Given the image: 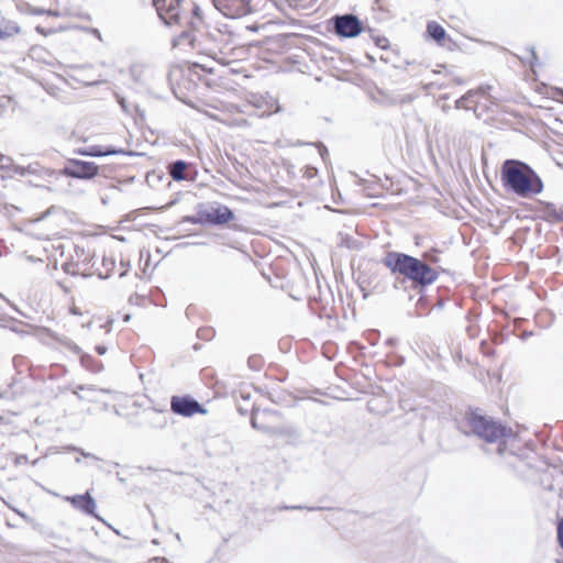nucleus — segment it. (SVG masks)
<instances>
[{
  "label": "nucleus",
  "mask_w": 563,
  "mask_h": 563,
  "mask_svg": "<svg viewBox=\"0 0 563 563\" xmlns=\"http://www.w3.org/2000/svg\"><path fill=\"white\" fill-rule=\"evenodd\" d=\"M501 180L506 188L522 198L539 195L543 190L539 175L527 164L515 159L503 164Z\"/></svg>",
  "instance_id": "obj_1"
},
{
  "label": "nucleus",
  "mask_w": 563,
  "mask_h": 563,
  "mask_svg": "<svg viewBox=\"0 0 563 563\" xmlns=\"http://www.w3.org/2000/svg\"><path fill=\"white\" fill-rule=\"evenodd\" d=\"M385 265L394 273L404 275L413 283L426 286L438 278L435 269L422 261L402 253H389L385 258Z\"/></svg>",
  "instance_id": "obj_2"
},
{
  "label": "nucleus",
  "mask_w": 563,
  "mask_h": 563,
  "mask_svg": "<svg viewBox=\"0 0 563 563\" xmlns=\"http://www.w3.org/2000/svg\"><path fill=\"white\" fill-rule=\"evenodd\" d=\"M246 104L240 107L234 103L224 104V117H214L216 119L227 123L230 126H246L247 120L244 118L245 114H251L249 108L253 107L257 110H262V115L271 114L278 110L276 100L269 95H261L255 92H247L245 96Z\"/></svg>",
  "instance_id": "obj_3"
},
{
  "label": "nucleus",
  "mask_w": 563,
  "mask_h": 563,
  "mask_svg": "<svg viewBox=\"0 0 563 563\" xmlns=\"http://www.w3.org/2000/svg\"><path fill=\"white\" fill-rule=\"evenodd\" d=\"M470 431L487 443H497V452L503 455L506 450L505 439L512 432L500 423L477 412H470L465 420Z\"/></svg>",
  "instance_id": "obj_4"
},
{
  "label": "nucleus",
  "mask_w": 563,
  "mask_h": 563,
  "mask_svg": "<svg viewBox=\"0 0 563 563\" xmlns=\"http://www.w3.org/2000/svg\"><path fill=\"white\" fill-rule=\"evenodd\" d=\"M327 31L334 35H361L372 33V27L354 13L334 14L327 21Z\"/></svg>",
  "instance_id": "obj_5"
},
{
  "label": "nucleus",
  "mask_w": 563,
  "mask_h": 563,
  "mask_svg": "<svg viewBox=\"0 0 563 563\" xmlns=\"http://www.w3.org/2000/svg\"><path fill=\"white\" fill-rule=\"evenodd\" d=\"M154 7L159 20L165 25H183V14H185V0H154Z\"/></svg>",
  "instance_id": "obj_6"
},
{
  "label": "nucleus",
  "mask_w": 563,
  "mask_h": 563,
  "mask_svg": "<svg viewBox=\"0 0 563 563\" xmlns=\"http://www.w3.org/2000/svg\"><path fill=\"white\" fill-rule=\"evenodd\" d=\"M214 8L224 16L235 19L252 11L250 0H212Z\"/></svg>",
  "instance_id": "obj_7"
},
{
  "label": "nucleus",
  "mask_w": 563,
  "mask_h": 563,
  "mask_svg": "<svg viewBox=\"0 0 563 563\" xmlns=\"http://www.w3.org/2000/svg\"><path fill=\"white\" fill-rule=\"evenodd\" d=\"M234 218V214L227 206H217L209 209L198 211V221H203L205 224H225Z\"/></svg>",
  "instance_id": "obj_8"
},
{
  "label": "nucleus",
  "mask_w": 563,
  "mask_h": 563,
  "mask_svg": "<svg viewBox=\"0 0 563 563\" xmlns=\"http://www.w3.org/2000/svg\"><path fill=\"white\" fill-rule=\"evenodd\" d=\"M170 408L173 412L190 417L198 412H205L200 404L190 397L173 396L170 400Z\"/></svg>",
  "instance_id": "obj_9"
},
{
  "label": "nucleus",
  "mask_w": 563,
  "mask_h": 563,
  "mask_svg": "<svg viewBox=\"0 0 563 563\" xmlns=\"http://www.w3.org/2000/svg\"><path fill=\"white\" fill-rule=\"evenodd\" d=\"M34 29L41 35H53L58 32H77V31L88 32L91 35H96V36L101 35V33L98 29L84 27V26H79V25L73 24V23H58L57 25H52V26H47V27L43 26L41 23H37L34 26Z\"/></svg>",
  "instance_id": "obj_10"
},
{
  "label": "nucleus",
  "mask_w": 563,
  "mask_h": 563,
  "mask_svg": "<svg viewBox=\"0 0 563 563\" xmlns=\"http://www.w3.org/2000/svg\"><path fill=\"white\" fill-rule=\"evenodd\" d=\"M64 173L73 178L90 179L97 175L98 166L92 162L74 161Z\"/></svg>",
  "instance_id": "obj_11"
},
{
  "label": "nucleus",
  "mask_w": 563,
  "mask_h": 563,
  "mask_svg": "<svg viewBox=\"0 0 563 563\" xmlns=\"http://www.w3.org/2000/svg\"><path fill=\"white\" fill-rule=\"evenodd\" d=\"M64 499L85 515L100 519L99 516L96 515L97 504L88 492L82 495L65 496Z\"/></svg>",
  "instance_id": "obj_12"
},
{
  "label": "nucleus",
  "mask_w": 563,
  "mask_h": 563,
  "mask_svg": "<svg viewBox=\"0 0 563 563\" xmlns=\"http://www.w3.org/2000/svg\"><path fill=\"white\" fill-rule=\"evenodd\" d=\"M183 21V24L188 25L192 31H198V25L203 22L201 8L194 0H185Z\"/></svg>",
  "instance_id": "obj_13"
},
{
  "label": "nucleus",
  "mask_w": 563,
  "mask_h": 563,
  "mask_svg": "<svg viewBox=\"0 0 563 563\" xmlns=\"http://www.w3.org/2000/svg\"><path fill=\"white\" fill-rule=\"evenodd\" d=\"M486 89L484 87H481L477 90H470L467 93H465L463 97L456 100L455 107L457 109H471L473 103H476L475 97L478 95H485Z\"/></svg>",
  "instance_id": "obj_14"
},
{
  "label": "nucleus",
  "mask_w": 563,
  "mask_h": 563,
  "mask_svg": "<svg viewBox=\"0 0 563 563\" xmlns=\"http://www.w3.org/2000/svg\"><path fill=\"white\" fill-rule=\"evenodd\" d=\"M18 9L21 13L31 14V15H58L52 10H45L43 8L33 7L29 2H21L18 4Z\"/></svg>",
  "instance_id": "obj_15"
},
{
  "label": "nucleus",
  "mask_w": 563,
  "mask_h": 563,
  "mask_svg": "<svg viewBox=\"0 0 563 563\" xmlns=\"http://www.w3.org/2000/svg\"><path fill=\"white\" fill-rule=\"evenodd\" d=\"M187 168V164L184 161H176L169 167V174L174 180H183L185 179V170Z\"/></svg>",
  "instance_id": "obj_16"
},
{
  "label": "nucleus",
  "mask_w": 563,
  "mask_h": 563,
  "mask_svg": "<svg viewBox=\"0 0 563 563\" xmlns=\"http://www.w3.org/2000/svg\"><path fill=\"white\" fill-rule=\"evenodd\" d=\"M0 29L1 33L9 35L19 34L23 31L22 26L18 22L4 19L2 20V23H0Z\"/></svg>",
  "instance_id": "obj_17"
},
{
  "label": "nucleus",
  "mask_w": 563,
  "mask_h": 563,
  "mask_svg": "<svg viewBox=\"0 0 563 563\" xmlns=\"http://www.w3.org/2000/svg\"><path fill=\"white\" fill-rule=\"evenodd\" d=\"M423 35H448V33L437 21H428Z\"/></svg>",
  "instance_id": "obj_18"
},
{
  "label": "nucleus",
  "mask_w": 563,
  "mask_h": 563,
  "mask_svg": "<svg viewBox=\"0 0 563 563\" xmlns=\"http://www.w3.org/2000/svg\"><path fill=\"white\" fill-rule=\"evenodd\" d=\"M433 40V42L441 46V47H445L450 51H453L454 47L456 46V43L453 41L452 37H431Z\"/></svg>",
  "instance_id": "obj_19"
},
{
  "label": "nucleus",
  "mask_w": 563,
  "mask_h": 563,
  "mask_svg": "<svg viewBox=\"0 0 563 563\" xmlns=\"http://www.w3.org/2000/svg\"><path fill=\"white\" fill-rule=\"evenodd\" d=\"M119 153H121V151L111 150V148H107L106 151H102L99 147L93 146L90 148L89 152H86L85 154L89 155V156H107V155H113V154H119Z\"/></svg>",
  "instance_id": "obj_20"
},
{
  "label": "nucleus",
  "mask_w": 563,
  "mask_h": 563,
  "mask_svg": "<svg viewBox=\"0 0 563 563\" xmlns=\"http://www.w3.org/2000/svg\"><path fill=\"white\" fill-rule=\"evenodd\" d=\"M537 59L538 57L533 47L528 49V56L522 57L523 63H528L532 67L533 73Z\"/></svg>",
  "instance_id": "obj_21"
},
{
  "label": "nucleus",
  "mask_w": 563,
  "mask_h": 563,
  "mask_svg": "<svg viewBox=\"0 0 563 563\" xmlns=\"http://www.w3.org/2000/svg\"><path fill=\"white\" fill-rule=\"evenodd\" d=\"M79 390L81 391H88V393H95L96 389L92 387V386H89V387H85V386H78L76 390H74V394L79 398V399H86V400H92L88 395H80L79 394Z\"/></svg>",
  "instance_id": "obj_22"
},
{
  "label": "nucleus",
  "mask_w": 563,
  "mask_h": 563,
  "mask_svg": "<svg viewBox=\"0 0 563 563\" xmlns=\"http://www.w3.org/2000/svg\"><path fill=\"white\" fill-rule=\"evenodd\" d=\"M13 166L12 159L0 154V169H10Z\"/></svg>",
  "instance_id": "obj_23"
},
{
  "label": "nucleus",
  "mask_w": 563,
  "mask_h": 563,
  "mask_svg": "<svg viewBox=\"0 0 563 563\" xmlns=\"http://www.w3.org/2000/svg\"><path fill=\"white\" fill-rule=\"evenodd\" d=\"M375 40L376 46L379 48H387L389 45L388 37H373Z\"/></svg>",
  "instance_id": "obj_24"
},
{
  "label": "nucleus",
  "mask_w": 563,
  "mask_h": 563,
  "mask_svg": "<svg viewBox=\"0 0 563 563\" xmlns=\"http://www.w3.org/2000/svg\"><path fill=\"white\" fill-rule=\"evenodd\" d=\"M11 168H13L14 173L15 174H19L21 176H24L26 173L31 172V166H29L27 168L26 167H22V166H12Z\"/></svg>",
  "instance_id": "obj_25"
},
{
  "label": "nucleus",
  "mask_w": 563,
  "mask_h": 563,
  "mask_svg": "<svg viewBox=\"0 0 563 563\" xmlns=\"http://www.w3.org/2000/svg\"><path fill=\"white\" fill-rule=\"evenodd\" d=\"M558 539L561 548L563 549V519L560 521L558 527Z\"/></svg>",
  "instance_id": "obj_26"
},
{
  "label": "nucleus",
  "mask_w": 563,
  "mask_h": 563,
  "mask_svg": "<svg viewBox=\"0 0 563 563\" xmlns=\"http://www.w3.org/2000/svg\"><path fill=\"white\" fill-rule=\"evenodd\" d=\"M552 214L558 221H563V207L553 210Z\"/></svg>",
  "instance_id": "obj_27"
},
{
  "label": "nucleus",
  "mask_w": 563,
  "mask_h": 563,
  "mask_svg": "<svg viewBox=\"0 0 563 563\" xmlns=\"http://www.w3.org/2000/svg\"><path fill=\"white\" fill-rule=\"evenodd\" d=\"M184 220L194 224H205L203 221H198V214L192 217H186Z\"/></svg>",
  "instance_id": "obj_28"
},
{
  "label": "nucleus",
  "mask_w": 563,
  "mask_h": 563,
  "mask_svg": "<svg viewBox=\"0 0 563 563\" xmlns=\"http://www.w3.org/2000/svg\"><path fill=\"white\" fill-rule=\"evenodd\" d=\"M282 509H286V510H289V509H307V507H302V506H285V507H282ZM320 508H308V510L310 511H313V510H319Z\"/></svg>",
  "instance_id": "obj_29"
},
{
  "label": "nucleus",
  "mask_w": 563,
  "mask_h": 563,
  "mask_svg": "<svg viewBox=\"0 0 563 563\" xmlns=\"http://www.w3.org/2000/svg\"><path fill=\"white\" fill-rule=\"evenodd\" d=\"M251 423H252L253 428H255V429L267 431L264 427L258 424L257 418L255 416L252 417Z\"/></svg>",
  "instance_id": "obj_30"
},
{
  "label": "nucleus",
  "mask_w": 563,
  "mask_h": 563,
  "mask_svg": "<svg viewBox=\"0 0 563 563\" xmlns=\"http://www.w3.org/2000/svg\"><path fill=\"white\" fill-rule=\"evenodd\" d=\"M71 450H74V451H79V452H80V454H81L82 456H85V457H90V459H93V460H99V459H98L97 456H95L93 454L86 453V452H84V451H81V450H79V449H77V448H71Z\"/></svg>",
  "instance_id": "obj_31"
},
{
  "label": "nucleus",
  "mask_w": 563,
  "mask_h": 563,
  "mask_svg": "<svg viewBox=\"0 0 563 563\" xmlns=\"http://www.w3.org/2000/svg\"><path fill=\"white\" fill-rule=\"evenodd\" d=\"M96 351L99 355H103L107 352V347L104 345H97Z\"/></svg>",
  "instance_id": "obj_32"
},
{
  "label": "nucleus",
  "mask_w": 563,
  "mask_h": 563,
  "mask_svg": "<svg viewBox=\"0 0 563 563\" xmlns=\"http://www.w3.org/2000/svg\"><path fill=\"white\" fill-rule=\"evenodd\" d=\"M150 563H170V562L164 558H155V559L151 560Z\"/></svg>",
  "instance_id": "obj_33"
},
{
  "label": "nucleus",
  "mask_w": 563,
  "mask_h": 563,
  "mask_svg": "<svg viewBox=\"0 0 563 563\" xmlns=\"http://www.w3.org/2000/svg\"><path fill=\"white\" fill-rule=\"evenodd\" d=\"M563 96V90L562 89H559V88H555L554 91H553V95L552 97L554 99H559V97Z\"/></svg>",
  "instance_id": "obj_34"
},
{
  "label": "nucleus",
  "mask_w": 563,
  "mask_h": 563,
  "mask_svg": "<svg viewBox=\"0 0 563 563\" xmlns=\"http://www.w3.org/2000/svg\"><path fill=\"white\" fill-rule=\"evenodd\" d=\"M246 30L250 32H257L260 30V26L254 23V24L247 25Z\"/></svg>",
  "instance_id": "obj_35"
},
{
  "label": "nucleus",
  "mask_w": 563,
  "mask_h": 563,
  "mask_svg": "<svg viewBox=\"0 0 563 563\" xmlns=\"http://www.w3.org/2000/svg\"><path fill=\"white\" fill-rule=\"evenodd\" d=\"M485 89H486V93H485V95H482V96H483V97H487L488 99H490V98H492V96L488 93V90H490V87H489V86H487ZM493 100L495 101V100H496V97H493Z\"/></svg>",
  "instance_id": "obj_36"
},
{
  "label": "nucleus",
  "mask_w": 563,
  "mask_h": 563,
  "mask_svg": "<svg viewBox=\"0 0 563 563\" xmlns=\"http://www.w3.org/2000/svg\"><path fill=\"white\" fill-rule=\"evenodd\" d=\"M327 152H328V151H327V148H325V147H323V146H321V147L319 148L320 156H321L323 159H324V154H325Z\"/></svg>",
  "instance_id": "obj_37"
},
{
  "label": "nucleus",
  "mask_w": 563,
  "mask_h": 563,
  "mask_svg": "<svg viewBox=\"0 0 563 563\" xmlns=\"http://www.w3.org/2000/svg\"><path fill=\"white\" fill-rule=\"evenodd\" d=\"M279 35H291V36H295V35H301L300 33H296V32H286V33H280Z\"/></svg>",
  "instance_id": "obj_38"
},
{
  "label": "nucleus",
  "mask_w": 563,
  "mask_h": 563,
  "mask_svg": "<svg viewBox=\"0 0 563 563\" xmlns=\"http://www.w3.org/2000/svg\"><path fill=\"white\" fill-rule=\"evenodd\" d=\"M71 350L75 352V353H79L80 352V347L76 344L71 345Z\"/></svg>",
  "instance_id": "obj_39"
},
{
  "label": "nucleus",
  "mask_w": 563,
  "mask_h": 563,
  "mask_svg": "<svg viewBox=\"0 0 563 563\" xmlns=\"http://www.w3.org/2000/svg\"><path fill=\"white\" fill-rule=\"evenodd\" d=\"M178 35L187 36V35H190V34H189V32L187 30H181Z\"/></svg>",
  "instance_id": "obj_40"
},
{
  "label": "nucleus",
  "mask_w": 563,
  "mask_h": 563,
  "mask_svg": "<svg viewBox=\"0 0 563 563\" xmlns=\"http://www.w3.org/2000/svg\"><path fill=\"white\" fill-rule=\"evenodd\" d=\"M317 170L312 167H309L307 173L309 174V176H312V173H316Z\"/></svg>",
  "instance_id": "obj_41"
},
{
  "label": "nucleus",
  "mask_w": 563,
  "mask_h": 563,
  "mask_svg": "<svg viewBox=\"0 0 563 563\" xmlns=\"http://www.w3.org/2000/svg\"><path fill=\"white\" fill-rule=\"evenodd\" d=\"M188 44L191 46V47H195V40L194 38H190Z\"/></svg>",
  "instance_id": "obj_42"
},
{
  "label": "nucleus",
  "mask_w": 563,
  "mask_h": 563,
  "mask_svg": "<svg viewBox=\"0 0 563 563\" xmlns=\"http://www.w3.org/2000/svg\"><path fill=\"white\" fill-rule=\"evenodd\" d=\"M227 35L232 36L234 35L232 31H225Z\"/></svg>",
  "instance_id": "obj_43"
},
{
  "label": "nucleus",
  "mask_w": 563,
  "mask_h": 563,
  "mask_svg": "<svg viewBox=\"0 0 563 563\" xmlns=\"http://www.w3.org/2000/svg\"><path fill=\"white\" fill-rule=\"evenodd\" d=\"M120 104L122 106V108H125L123 99L120 100Z\"/></svg>",
  "instance_id": "obj_44"
},
{
  "label": "nucleus",
  "mask_w": 563,
  "mask_h": 563,
  "mask_svg": "<svg viewBox=\"0 0 563 563\" xmlns=\"http://www.w3.org/2000/svg\"><path fill=\"white\" fill-rule=\"evenodd\" d=\"M178 45V42L174 41L173 42V47H176Z\"/></svg>",
  "instance_id": "obj_45"
}]
</instances>
